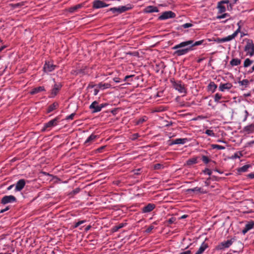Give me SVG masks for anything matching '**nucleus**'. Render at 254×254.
<instances>
[{"instance_id": "nucleus-13", "label": "nucleus", "mask_w": 254, "mask_h": 254, "mask_svg": "<svg viewBox=\"0 0 254 254\" xmlns=\"http://www.w3.org/2000/svg\"><path fill=\"white\" fill-rule=\"evenodd\" d=\"M189 141V139L187 138H177L174 140H171L169 143V145H173L174 144H184Z\"/></svg>"}, {"instance_id": "nucleus-48", "label": "nucleus", "mask_w": 254, "mask_h": 254, "mask_svg": "<svg viewBox=\"0 0 254 254\" xmlns=\"http://www.w3.org/2000/svg\"><path fill=\"white\" fill-rule=\"evenodd\" d=\"M176 221V218H174V217H171L170 218H169L168 220V222L170 224H172L173 223H174L175 222V221Z\"/></svg>"}, {"instance_id": "nucleus-55", "label": "nucleus", "mask_w": 254, "mask_h": 254, "mask_svg": "<svg viewBox=\"0 0 254 254\" xmlns=\"http://www.w3.org/2000/svg\"><path fill=\"white\" fill-rule=\"evenodd\" d=\"M138 136H139V135H138V133H134L132 135V139L133 140L136 139L138 138Z\"/></svg>"}, {"instance_id": "nucleus-43", "label": "nucleus", "mask_w": 254, "mask_h": 254, "mask_svg": "<svg viewBox=\"0 0 254 254\" xmlns=\"http://www.w3.org/2000/svg\"><path fill=\"white\" fill-rule=\"evenodd\" d=\"M205 133L207 135L210 136H215V133H214V132L212 130L207 129V130H206Z\"/></svg>"}, {"instance_id": "nucleus-61", "label": "nucleus", "mask_w": 254, "mask_h": 254, "mask_svg": "<svg viewBox=\"0 0 254 254\" xmlns=\"http://www.w3.org/2000/svg\"><path fill=\"white\" fill-rule=\"evenodd\" d=\"M91 226L90 225H88V226H87L86 227V228L85 229V231H88V230H89L91 228Z\"/></svg>"}, {"instance_id": "nucleus-36", "label": "nucleus", "mask_w": 254, "mask_h": 254, "mask_svg": "<svg viewBox=\"0 0 254 254\" xmlns=\"http://www.w3.org/2000/svg\"><path fill=\"white\" fill-rule=\"evenodd\" d=\"M134 77V75H127L124 78V81H127L128 84H129L128 82L132 81V78Z\"/></svg>"}, {"instance_id": "nucleus-64", "label": "nucleus", "mask_w": 254, "mask_h": 254, "mask_svg": "<svg viewBox=\"0 0 254 254\" xmlns=\"http://www.w3.org/2000/svg\"><path fill=\"white\" fill-rule=\"evenodd\" d=\"M79 191V189H76L74 190V193H78Z\"/></svg>"}, {"instance_id": "nucleus-29", "label": "nucleus", "mask_w": 254, "mask_h": 254, "mask_svg": "<svg viewBox=\"0 0 254 254\" xmlns=\"http://www.w3.org/2000/svg\"><path fill=\"white\" fill-rule=\"evenodd\" d=\"M83 4H82V3L78 4L76 5L71 7L69 8V11L70 12H74L76 11L77 9L83 7Z\"/></svg>"}, {"instance_id": "nucleus-28", "label": "nucleus", "mask_w": 254, "mask_h": 254, "mask_svg": "<svg viewBox=\"0 0 254 254\" xmlns=\"http://www.w3.org/2000/svg\"><path fill=\"white\" fill-rule=\"evenodd\" d=\"M241 63V60L239 59H233L230 62V64L232 66H237Z\"/></svg>"}, {"instance_id": "nucleus-5", "label": "nucleus", "mask_w": 254, "mask_h": 254, "mask_svg": "<svg viewBox=\"0 0 254 254\" xmlns=\"http://www.w3.org/2000/svg\"><path fill=\"white\" fill-rule=\"evenodd\" d=\"M106 106V104H101L99 105L98 102L95 101L89 106V109L93 110L92 113H95L101 111L102 109L105 107Z\"/></svg>"}, {"instance_id": "nucleus-57", "label": "nucleus", "mask_w": 254, "mask_h": 254, "mask_svg": "<svg viewBox=\"0 0 254 254\" xmlns=\"http://www.w3.org/2000/svg\"><path fill=\"white\" fill-rule=\"evenodd\" d=\"M95 86V85L94 84H93V83H90L88 85V86L87 88H93Z\"/></svg>"}, {"instance_id": "nucleus-16", "label": "nucleus", "mask_w": 254, "mask_h": 254, "mask_svg": "<svg viewBox=\"0 0 254 254\" xmlns=\"http://www.w3.org/2000/svg\"><path fill=\"white\" fill-rule=\"evenodd\" d=\"M155 208V205L153 203H148L142 208L143 213H148L152 211Z\"/></svg>"}, {"instance_id": "nucleus-1", "label": "nucleus", "mask_w": 254, "mask_h": 254, "mask_svg": "<svg viewBox=\"0 0 254 254\" xmlns=\"http://www.w3.org/2000/svg\"><path fill=\"white\" fill-rule=\"evenodd\" d=\"M204 41V40H202L194 42L193 40H190L182 42L172 47V49L175 50L174 55L181 56L186 55L190 51L194 50V47L202 44Z\"/></svg>"}, {"instance_id": "nucleus-31", "label": "nucleus", "mask_w": 254, "mask_h": 254, "mask_svg": "<svg viewBox=\"0 0 254 254\" xmlns=\"http://www.w3.org/2000/svg\"><path fill=\"white\" fill-rule=\"evenodd\" d=\"M250 167V165H244V166H242V167L239 168L238 169V171L239 172H247L248 171V169Z\"/></svg>"}, {"instance_id": "nucleus-19", "label": "nucleus", "mask_w": 254, "mask_h": 254, "mask_svg": "<svg viewBox=\"0 0 254 254\" xmlns=\"http://www.w3.org/2000/svg\"><path fill=\"white\" fill-rule=\"evenodd\" d=\"M208 247L207 244L205 242H203L195 254H202Z\"/></svg>"}, {"instance_id": "nucleus-34", "label": "nucleus", "mask_w": 254, "mask_h": 254, "mask_svg": "<svg viewBox=\"0 0 254 254\" xmlns=\"http://www.w3.org/2000/svg\"><path fill=\"white\" fill-rule=\"evenodd\" d=\"M241 29L240 27H238L237 30L234 32L232 35H229V38H230L231 40L235 38L238 35V33L240 32Z\"/></svg>"}, {"instance_id": "nucleus-21", "label": "nucleus", "mask_w": 254, "mask_h": 254, "mask_svg": "<svg viewBox=\"0 0 254 254\" xmlns=\"http://www.w3.org/2000/svg\"><path fill=\"white\" fill-rule=\"evenodd\" d=\"M59 107V104L58 102H54L52 104L50 105V106H48V108H47V112L48 113H49L52 111H53L54 110H56V109H57Z\"/></svg>"}, {"instance_id": "nucleus-54", "label": "nucleus", "mask_w": 254, "mask_h": 254, "mask_svg": "<svg viewBox=\"0 0 254 254\" xmlns=\"http://www.w3.org/2000/svg\"><path fill=\"white\" fill-rule=\"evenodd\" d=\"M192 254L190 250H188V251L181 253L179 254Z\"/></svg>"}, {"instance_id": "nucleus-23", "label": "nucleus", "mask_w": 254, "mask_h": 254, "mask_svg": "<svg viewBox=\"0 0 254 254\" xmlns=\"http://www.w3.org/2000/svg\"><path fill=\"white\" fill-rule=\"evenodd\" d=\"M45 91V88L44 86H39L36 88H33L31 91L30 94L32 95H34L37 94L41 91Z\"/></svg>"}, {"instance_id": "nucleus-50", "label": "nucleus", "mask_w": 254, "mask_h": 254, "mask_svg": "<svg viewBox=\"0 0 254 254\" xmlns=\"http://www.w3.org/2000/svg\"><path fill=\"white\" fill-rule=\"evenodd\" d=\"M203 172H204V173H205V174H208V175H209V176H210V175H211V174H212V171H211L210 169H208V168L205 169L203 171Z\"/></svg>"}, {"instance_id": "nucleus-22", "label": "nucleus", "mask_w": 254, "mask_h": 254, "mask_svg": "<svg viewBox=\"0 0 254 254\" xmlns=\"http://www.w3.org/2000/svg\"><path fill=\"white\" fill-rule=\"evenodd\" d=\"M254 224L253 222H249L247 223L244 229L242 230V232L243 234H246L248 231L253 228Z\"/></svg>"}, {"instance_id": "nucleus-59", "label": "nucleus", "mask_w": 254, "mask_h": 254, "mask_svg": "<svg viewBox=\"0 0 254 254\" xmlns=\"http://www.w3.org/2000/svg\"><path fill=\"white\" fill-rule=\"evenodd\" d=\"M14 186V185H11L10 186H9L7 188V190H10L11 189H12L13 188V187Z\"/></svg>"}, {"instance_id": "nucleus-17", "label": "nucleus", "mask_w": 254, "mask_h": 254, "mask_svg": "<svg viewBox=\"0 0 254 254\" xmlns=\"http://www.w3.org/2000/svg\"><path fill=\"white\" fill-rule=\"evenodd\" d=\"M97 138V135H96L94 134H91L85 141L84 145L85 146H88L93 142H94L95 139Z\"/></svg>"}, {"instance_id": "nucleus-33", "label": "nucleus", "mask_w": 254, "mask_h": 254, "mask_svg": "<svg viewBox=\"0 0 254 254\" xmlns=\"http://www.w3.org/2000/svg\"><path fill=\"white\" fill-rule=\"evenodd\" d=\"M197 163V159L196 158H190V159H189L187 162V164L188 165H191L192 164H194Z\"/></svg>"}, {"instance_id": "nucleus-38", "label": "nucleus", "mask_w": 254, "mask_h": 254, "mask_svg": "<svg viewBox=\"0 0 254 254\" xmlns=\"http://www.w3.org/2000/svg\"><path fill=\"white\" fill-rule=\"evenodd\" d=\"M249 81L248 79H243L242 81H239V84L240 85L245 86L246 87L249 84Z\"/></svg>"}, {"instance_id": "nucleus-30", "label": "nucleus", "mask_w": 254, "mask_h": 254, "mask_svg": "<svg viewBox=\"0 0 254 254\" xmlns=\"http://www.w3.org/2000/svg\"><path fill=\"white\" fill-rule=\"evenodd\" d=\"M98 86L101 89H105L109 88L110 87V84L109 83H103L101 82L98 84Z\"/></svg>"}, {"instance_id": "nucleus-62", "label": "nucleus", "mask_w": 254, "mask_h": 254, "mask_svg": "<svg viewBox=\"0 0 254 254\" xmlns=\"http://www.w3.org/2000/svg\"><path fill=\"white\" fill-rule=\"evenodd\" d=\"M217 142H223V143H226V142L225 141L223 140H221V139L218 140Z\"/></svg>"}, {"instance_id": "nucleus-15", "label": "nucleus", "mask_w": 254, "mask_h": 254, "mask_svg": "<svg viewBox=\"0 0 254 254\" xmlns=\"http://www.w3.org/2000/svg\"><path fill=\"white\" fill-rule=\"evenodd\" d=\"M231 83L227 82L226 83H221L219 86V90L220 91L224 92L225 90H229L232 87Z\"/></svg>"}, {"instance_id": "nucleus-10", "label": "nucleus", "mask_w": 254, "mask_h": 254, "mask_svg": "<svg viewBox=\"0 0 254 254\" xmlns=\"http://www.w3.org/2000/svg\"><path fill=\"white\" fill-rule=\"evenodd\" d=\"M229 3V0H223L219 1L217 3V8L218 9V12L222 13L224 12L226 10V7L225 5L226 3Z\"/></svg>"}, {"instance_id": "nucleus-24", "label": "nucleus", "mask_w": 254, "mask_h": 254, "mask_svg": "<svg viewBox=\"0 0 254 254\" xmlns=\"http://www.w3.org/2000/svg\"><path fill=\"white\" fill-rule=\"evenodd\" d=\"M244 130L248 133H251L254 132V124L246 126L244 127Z\"/></svg>"}, {"instance_id": "nucleus-25", "label": "nucleus", "mask_w": 254, "mask_h": 254, "mask_svg": "<svg viewBox=\"0 0 254 254\" xmlns=\"http://www.w3.org/2000/svg\"><path fill=\"white\" fill-rule=\"evenodd\" d=\"M230 41H231V39L229 36L223 38H217L214 40V41L217 43H224Z\"/></svg>"}, {"instance_id": "nucleus-2", "label": "nucleus", "mask_w": 254, "mask_h": 254, "mask_svg": "<svg viewBox=\"0 0 254 254\" xmlns=\"http://www.w3.org/2000/svg\"><path fill=\"white\" fill-rule=\"evenodd\" d=\"M170 82L173 88L177 90L180 93H187V89L185 85L180 80H175L174 78L170 80Z\"/></svg>"}, {"instance_id": "nucleus-40", "label": "nucleus", "mask_w": 254, "mask_h": 254, "mask_svg": "<svg viewBox=\"0 0 254 254\" xmlns=\"http://www.w3.org/2000/svg\"><path fill=\"white\" fill-rule=\"evenodd\" d=\"M229 16H230V15L228 13H223V14H221L220 15L217 16V19H221L226 18V17H229Z\"/></svg>"}, {"instance_id": "nucleus-46", "label": "nucleus", "mask_w": 254, "mask_h": 254, "mask_svg": "<svg viewBox=\"0 0 254 254\" xmlns=\"http://www.w3.org/2000/svg\"><path fill=\"white\" fill-rule=\"evenodd\" d=\"M106 147V146H101L100 147L98 148L96 151L98 153H102L103 152V150Z\"/></svg>"}, {"instance_id": "nucleus-4", "label": "nucleus", "mask_w": 254, "mask_h": 254, "mask_svg": "<svg viewBox=\"0 0 254 254\" xmlns=\"http://www.w3.org/2000/svg\"><path fill=\"white\" fill-rule=\"evenodd\" d=\"M59 120L60 118L59 117H57L55 119L45 124L42 130L43 131H45L46 130H50L52 127L57 125Z\"/></svg>"}, {"instance_id": "nucleus-58", "label": "nucleus", "mask_w": 254, "mask_h": 254, "mask_svg": "<svg viewBox=\"0 0 254 254\" xmlns=\"http://www.w3.org/2000/svg\"><path fill=\"white\" fill-rule=\"evenodd\" d=\"M99 92V90L98 89H95L94 90V95H97V94Z\"/></svg>"}, {"instance_id": "nucleus-42", "label": "nucleus", "mask_w": 254, "mask_h": 254, "mask_svg": "<svg viewBox=\"0 0 254 254\" xmlns=\"http://www.w3.org/2000/svg\"><path fill=\"white\" fill-rule=\"evenodd\" d=\"M85 222H86V220H85L79 221L75 223V224L73 226V228H77L79 226L84 223Z\"/></svg>"}, {"instance_id": "nucleus-27", "label": "nucleus", "mask_w": 254, "mask_h": 254, "mask_svg": "<svg viewBox=\"0 0 254 254\" xmlns=\"http://www.w3.org/2000/svg\"><path fill=\"white\" fill-rule=\"evenodd\" d=\"M217 88V85L214 82H210L208 86V90L214 92Z\"/></svg>"}, {"instance_id": "nucleus-53", "label": "nucleus", "mask_w": 254, "mask_h": 254, "mask_svg": "<svg viewBox=\"0 0 254 254\" xmlns=\"http://www.w3.org/2000/svg\"><path fill=\"white\" fill-rule=\"evenodd\" d=\"M210 178H209L204 182L205 186H208L210 185Z\"/></svg>"}, {"instance_id": "nucleus-20", "label": "nucleus", "mask_w": 254, "mask_h": 254, "mask_svg": "<svg viewBox=\"0 0 254 254\" xmlns=\"http://www.w3.org/2000/svg\"><path fill=\"white\" fill-rule=\"evenodd\" d=\"M158 8L154 6H148L145 9L146 13L158 12Z\"/></svg>"}, {"instance_id": "nucleus-56", "label": "nucleus", "mask_w": 254, "mask_h": 254, "mask_svg": "<svg viewBox=\"0 0 254 254\" xmlns=\"http://www.w3.org/2000/svg\"><path fill=\"white\" fill-rule=\"evenodd\" d=\"M248 176L250 179H254V173L249 174Z\"/></svg>"}, {"instance_id": "nucleus-18", "label": "nucleus", "mask_w": 254, "mask_h": 254, "mask_svg": "<svg viewBox=\"0 0 254 254\" xmlns=\"http://www.w3.org/2000/svg\"><path fill=\"white\" fill-rule=\"evenodd\" d=\"M62 85L61 84H55L51 91V97L56 96L60 90Z\"/></svg>"}, {"instance_id": "nucleus-52", "label": "nucleus", "mask_w": 254, "mask_h": 254, "mask_svg": "<svg viewBox=\"0 0 254 254\" xmlns=\"http://www.w3.org/2000/svg\"><path fill=\"white\" fill-rule=\"evenodd\" d=\"M145 121V119L144 118L140 119L137 122V124L139 125V124H142Z\"/></svg>"}, {"instance_id": "nucleus-39", "label": "nucleus", "mask_w": 254, "mask_h": 254, "mask_svg": "<svg viewBox=\"0 0 254 254\" xmlns=\"http://www.w3.org/2000/svg\"><path fill=\"white\" fill-rule=\"evenodd\" d=\"M222 95L219 93H216L214 95V101L215 102H219V100L222 98Z\"/></svg>"}, {"instance_id": "nucleus-8", "label": "nucleus", "mask_w": 254, "mask_h": 254, "mask_svg": "<svg viewBox=\"0 0 254 254\" xmlns=\"http://www.w3.org/2000/svg\"><path fill=\"white\" fill-rule=\"evenodd\" d=\"M176 16L175 13L171 11L164 12L158 18L159 20H165L168 18H174Z\"/></svg>"}, {"instance_id": "nucleus-3", "label": "nucleus", "mask_w": 254, "mask_h": 254, "mask_svg": "<svg viewBox=\"0 0 254 254\" xmlns=\"http://www.w3.org/2000/svg\"><path fill=\"white\" fill-rule=\"evenodd\" d=\"M244 50L247 53V55H249L250 57L254 55V44L252 40L247 39L246 40V44Z\"/></svg>"}, {"instance_id": "nucleus-63", "label": "nucleus", "mask_w": 254, "mask_h": 254, "mask_svg": "<svg viewBox=\"0 0 254 254\" xmlns=\"http://www.w3.org/2000/svg\"><path fill=\"white\" fill-rule=\"evenodd\" d=\"M204 60V58H201V59H199L198 60H197V63H199L200 62H201L203 60Z\"/></svg>"}, {"instance_id": "nucleus-32", "label": "nucleus", "mask_w": 254, "mask_h": 254, "mask_svg": "<svg viewBox=\"0 0 254 254\" xmlns=\"http://www.w3.org/2000/svg\"><path fill=\"white\" fill-rule=\"evenodd\" d=\"M126 225V223H120L118 225H116L113 228V230L114 232H117L120 229L124 227V226H125V225Z\"/></svg>"}, {"instance_id": "nucleus-9", "label": "nucleus", "mask_w": 254, "mask_h": 254, "mask_svg": "<svg viewBox=\"0 0 254 254\" xmlns=\"http://www.w3.org/2000/svg\"><path fill=\"white\" fill-rule=\"evenodd\" d=\"M16 198L13 195H5L4 196L1 200V203L3 204H5L8 203H12L14 202H16Z\"/></svg>"}, {"instance_id": "nucleus-12", "label": "nucleus", "mask_w": 254, "mask_h": 254, "mask_svg": "<svg viewBox=\"0 0 254 254\" xmlns=\"http://www.w3.org/2000/svg\"><path fill=\"white\" fill-rule=\"evenodd\" d=\"M109 4H106L104 1L96 0L93 1V7L94 8H100L103 7H107Z\"/></svg>"}, {"instance_id": "nucleus-44", "label": "nucleus", "mask_w": 254, "mask_h": 254, "mask_svg": "<svg viewBox=\"0 0 254 254\" xmlns=\"http://www.w3.org/2000/svg\"><path fill=\"white\" fill-rule=\"evenodd\" d=\"M202 160L205 164L208 163L210 161V159L208 158V157L204 155L202 156Z\"/></svg>"}, {"instance_id": "nucleus-51", "label": "nucleus", "mask_w": 254, "mask_h": 254, "mask_svg": "<svg viewBox=\"0 0 254 254\" xmlns=\"http://www.w3.org/2000/svg\"><path fill=\"white\" fill-rule=\"evenodd\" d=\"M154 229V226H149L146 230V232L147 233H149L153 229Z\"/></svg>"}, {"instance_id": "nucleus-45", "label": "nucleus", "mask_w": 254, "mask_h": 254, "mask_svg": "<svg viewBox=\"0 0 254 254\" xmlns=\"http://www.w3.org/2000/svg\"><path fill=\"white\" fill-rule=\"evenodd\" d=\"M192 26V24L190 23H186L182 25V27L184 28H188Z\"/></svg>"}, {"instance_id": "nucleus-26", "label": "nucleus", "mask_w": 254, "mask_h": 254, "mask_svg": "<svg viewBox=\"0 0 254 254\" xmlns=\"http://www.w3.org/2000/svg\"><path fill=\"white\" fill-rule=\"evenodd\" d=\"M186 191L188 193H190L191 192H200V193H203V191H202V189L201 188H199V187H195L193 189H188L186 190Z\"/></svg>"}, {"instance_id": "nucleus-7", "label": "nucleus", "mask_w": 254, "mask_h": 254, "mask_svg": "<svg viewBox=\"0 0 254 254\" xmlns=\"http://www.w3.org/2000/svg\"><path fill=\"white\" fill-rule=\"evenodd\" d=\"M233 243V241L232 239L223 241L217 246L216 249L218 250H222L226 248H228L232 245Z\"/></svg>"}, {"instance_id": "nucleus-47", "label": "nucleus", "mask_w": 254, "mask_h": 254, "mask_svg": "<svg viewBox=\"0 0 254 254\" xmlns=\"http://www.w3.org/2000/svg\"><path fill=\"white\" fill-rule=\"evenodd\" d=\"M75 115V113H72L71 114L66 117V120H73Z\"/></svg>"}, {"instance_id": "nucleus-60", "label": "nucleus", "mask_w": 254, "mask_h": 254, "mask_svg": "<svg viewBox=\"0 0 254 254\" xmlns=\"http://www.w3.org/2000/svg\"><path fill=\"white\" fill-rule=\"evenodd\" d=\"M114 80L115 82L119 83L120 82L119 78H115L114 79Z\"/></svg>"}, {"instance_id": "nucleus-49", "label": "nucleus", "mask_w": 254, "mask_h": 254, "mask_svg": "<svg viewBox=\"0 0 254 254\" xmlns=\"http://www.w3.org/2000/svg\"><path fill=\"white\" fill-rule=\"evenodd\" d=\"M227 5V8L228 10H231L232 9L233 5L230 3V1L229 0L228 3H226Z\"/></svg>"}, {"instance_id": "nucleus-14", "label": "nucleus", "mask_w": 254, "mask_h": 254, "mask_svg": "<svg viewBox=\"0 0 254 254\" xmlns=\"http://www.w3.org/2000/svg\"><path fill=\"white\" fill-rule=\"evenodd\" d=\"M56 67V65L48 62H46L44 65L43 69L45 72H51L55 69Z\"/></svg>"}, {"instance_id": "nucleus-37", "label": "nucleus", "mask_w": 254, "mask_h": 254, "mask_svg": "<svg viewBox=\"0 0 254 254\" xmlns=\"http://www.w3.org/2000/svg\"><path fill=\"white\" fill-rule=\"evenodd\" d=\"M253 63V61H252L249 59H246L244 63V66L245 67H248Z\"/></svg>"}, {"instance_id": "nucleus-6", "label": "nucleus", "mask_w": 254, "mask_h": 254, "mask_svg": "<svg viewBox=\"0 0 254 254\" xmlns=\"http://www.w3.org/2000/svg\"><path fill=\"white\" fill-rule=\"evenodd\" d=\"M131 8L132 7L130 4H127L126 6H121L118 7H112L110 9V10L113 13H117L120 14L127 11L131 9Z\"/></svg>"}, {"instance_id": "nucleus-35", "label": "nucleus", "mask_w": 254, "mask_h": 254, "mask_svg": "<svg viewBox=\"0 0 254 254\" xmlns=\"http://www.w3.org/2000/svg\"><path fill=\"white\" fill-rule=\"evenodd\" d=\"M211 148L213 149H217L218 150H223V149H225V146L218 145V144H211Z\"/></svg>"}, {"instance_id": "nucleus-11", "label": "nucleus", "mask_w": 254, "mask_h": 254, "mask_svg": "<svg viewBox=\"0 0 254 254\" xmlns=\"http://www.w3.org/2000/svg\"><path fill=\"white\" fill-rule=\"evenodd\" d=\"M26 182L24 179H20L15 184V191H21L25 187Z\"/></svg>"}, {"instance_id": "nucleus-41", "label": "nucleus", "mask_w": 254, "mask_h": 254, "mask_svg": "<svg viewBox=\"0 0 254 254\" xmlns=\"http://www.w3.org/2000/svg\"><path fill=\"white\" fill-rule=\"evenodd\" d=\"M164 166L163 164L157 163L154 165L153 168L155 170H160L163 168Z\"/></svg>"}]
</instances>
